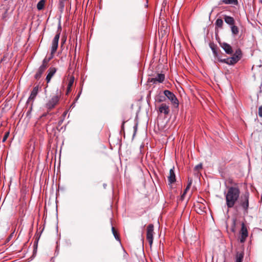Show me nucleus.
Listing matches in <instances>:
<instances>
[{
    "label": "nucleus",
    "mask_w": 262,
    "mask_h": 262,
    "mask_svg": "<svg viewBox=\"0 0 262 262\" xmlns=\"http://www.w3.org/2000/svg\"><path fill=\"white\" fill-rule=\"evenodd\" d=\"M242 52L240 49L236 50L232 57L226 59H219V61L226 63L229 65H234L242 57Z\"/></svg>",
    "instance_id": "obj_4"
},
{
    "label": "nucleus",
    "mask_w": 262,
    "mask_h": 262,
    "mask_svg": "<svg viewBox=\"0 0 262 262\" xmlns=\"http://www.w3.org/2000/svg\"><path fill=\"white\" fill-rule=\"evenodd\" d=\"M71 89H69V87L68 86L67 87V94L69 93L71 91Z\"/></svg>",
    "instance_id": "obj_33"
},
{
    "label": "nucleus",
    "mask_w": 262,
    "mask_h": 262,
    "mask_svg": "<svg viewBox=\"0 0 262 262\" xmlns=\"http://www.w3.org/2000/svg\"><path fill=\"white\" fill-rule=\"evenodd\" d=\"M222 3H224L225 4H227V5H237V4H238L237 0H222Z\"/></svg>",
    "instance_id": "obj_18"
},
{
    "label": "nucleus",
    "mask_w": 262,
    "mask_h": 262,
    "mask_svg": "<svg viewBox=\"0 0 262 262\" xmlns=\"http://www.w3.org/2000/svg\"><path fill=\"white\" fill-rule=\"evenodd\" d=\"M233 223H234V226H235V220H234Z\"/></svg>",
    "instance_id": "obj_34"
},
{
    "label": "nucleus",
    "mask_w": 262,
    "mask_h": 262,
    "mask_svg": "<svg viewBox=\"0 0 262 262\" xmlns=\"http://www.w3.org/2000/svg\"><path fill=\"white\" fill-rule=\"evenodd\" d=\"M258 114L260 117H262V105L259 107Z\"/></svg>",
    "instance_id": "obj_29"
},
{
    "label": "nucleus",
    "mask_w": 262,
    "mask_h": 262,
    "mask_svg": "<svg viewBox=\"0 0 262 262\" xmlns=\"http://www.w3.org/2000/svg\"><path fill=\"white\" fill-rule=\"evenodd\" d=\"M165 98L164 97H161L160 98L159 100V102H162V101H165Z\"/></svg>",
    "instance_id": "obj_32"
},
{
    "label": "nucleus",
    "mask_w": 262,
    "mask_h": 262,
    "mask_svg": "<svg viewBox=\"0 0 262 262\" xmlns=\"http://www.w3.org/2000/svg\"><path fill=\"white\" fill-rule=\"evenodd\" d=\"M48 67V66L42 62L35 75V78L36 79H39Z\"/></svg>",
    "instance_id": "obj_10"
},
{
    "label": "nucleus",
    "mask_w": 262,
    "mask_h": 262,
    "mask_svg": "<svg viewBox=\"0 0 262 262\" xmlns=\"http://www.w3.org/2000/svg\"><path fill=\"white\" fill-rule=\"evenodd\" d=\"M165 80V75L163 74H158L155 78L150 79V81L154 84L158 83H162Z\"/></svg>",
    "instance_id": "obj_12"
},
{
    "label": "nucleus",
    "mask_w": 262,
    "mask_h": 262,
    "mask_svg": "<svg viewBox=\"0 0 262 262\" xmlns=\"http://www.w3.org/2000/svg\"><path fill=\"white\" fill-rule=\"evenodd\" d=\"M174 167L171 168L169 170L168 176H167L168 184H172L176 181V174L174 171Z\"/></svg>",
    "instance_id": "obj_13"
},
{
    "label": "nucleus",
    "mask_w": 262,
    "mask_h": 262,
    "mask_svg": "<svg viewBox=\"0 0 262 262\" xmlns=\"http://www.w3.org/2000/svg\"><path fill=\"white\" fill-rule=\"evenodd\" d=\"M60 99V95L58 94L53 95L51 99L46 103V107L49 110L53 108L58 103Z\"/></svg>",
    "instance_id": "obj_7"
},
{
    "label": "nucleus",
    "mask_w": 262,
    "mask_h": 262,
    "mask_svg": "<svg viewBox=\"0 0 262 262\" xmlns=\"http://www.w3.org/2000/svg\"><path fill=\"white\" fill-rule=\"evenodd\" d=\"M249 192H246L244 195H242L239 199V205L243 208L244 211L246 212H248L249 208Z\"/></svg>",
    "instance_id": "obj_5"
},
{
    "label": "nucleus",
    "mask_w": 262,
    "mask_h": 262,
    "mask_svg": "<svg viewBox=\"0 0 262 262\" xmlns=\"http://www.w3.org/2000/svg\"><path fill=\"white\" fill-rule=\"evenodd\" d=\"M56 69L54 67H50L48 71V74L47 75L46 80L47 83L50 82L51 78L56 72Z\"/></svg>",
    "instance_id": "obj_14"
},
{
    "label": "nucleus",
    "mask_w": 262,
    "mask_h": 262,
    "mask_svg": "<svg viewBox=\"0 0 262 262\" xmlns=\"http://www.w3.org/2000/svg\"><path fill=\"white\" fill-rule=\"evenodd\" d=\"M216 25L220 28H222L223 25V21L222 19L218 18L215 21Z\"/></svg>",
    "instance_id": "obj_23"
},
{
    "label": "nucleus",
    "mask_w": 262,
    "mask_h": 262,
    "mask_svg": "<svg viewBox=\"0 0 262 262\" xmlns=\"http://www.w3.org/2000/svg\"><path fill=\"white\" fill-rule=\"evenodd\" d=\"M189 189H190V187L187 186L186 188L185 189L184 192L183 193V194L181 195V198L182 199H184L185 194L187 193V191L189 190Z\"/></svg>",
    "instance_id": "obj_27"
},
{
    "label": "nucleus",
    "mask_w": 262,
    "mask_h": 262,
    "mask_svg": "<svg viewBox=\"0 0 262 262\" xmlns=\"http://www.w3.org/2000/svg\"><path fill=\"white\" fill-rule=\"evenodd\" d=\"M154 225L149 224L148 225L146 230V239L148 241L150 247L152 246L154 238Z\"/></svg>",
    "instance_id": "obj_8"
},
{
    "label": "nucleus",
    "mask_w": 262,
    "mask_h": 262,
    "mask_svg": "<svg viewBox=\"0 0 262 262\" xmlns=\"http://www.w3.org/2000/svg\"><path fill=\"white\" fill-rule=\"evenodd\" d=\"M74 77H71L69 81L68 86L69 89H71V87L72 86L73 83H74Z\"/></svg>",
    "instance_id": "obj_25"
},
{
    "label": "nucleus",
    "mask_w": 262,
    "mask_h": 262,
    "mask_svg": "<svg viewBox=\"0 0 262 262\" xmlns=\"http://www.w3.org/2000/svg\"><path fill=\"white\" fill-rule=\"evenodd\" d=\"M9 132H7V133L5 134V135H4V136L3 138V140H2V141H3V142H5V141H6V140L7 139V138H8V136H9Z\"/></svg>",
    "instance_id": "obj_28"
},
{
    "label": "nucleus",
    "mask_w": 262,
    "mask_h": 262,
    "mask_svg": "<svg viewBox=\"0 0 262 262\" xmlns=\"http://www.w3.org/2000/svg\"><path fill=\"white\" fill-rule=\"evenodd\" d=\"M231 30L232 33L233 35H237V34H238V33L239 32V30H238V27L237 26H235L234 25L231 26Z\"/></svg>",
    "instance_id": "obj_21"
},
{
    "label": "nucleus",
    "mask_w": 262,
    "mask_h": 262,
    "mask_svg": "<svg viewBox=\"0 0 262 262\" xmlns=\"http://www.w3.org/2000/svg\"><path fill=\"white\" fill-rule=\"evenodd\" d=\"M240 242L244 243L248 235V230L244 223H242V228L240 231Z\"/></svg>",
    "instance_id": "obj_9"
},
{
    "label": "nucleus",
    "mask_w": 262,
    "mask_h": 262,
    "mask_svg": "<svg viewBox=\"0 0 262 262\" xmlns=\"http://www.w3.org/2000/svg\"><path fill=\"white\" fill-rule=\"evenodd\" d=\"M45 4V0H40L37 4V8L38 10H42Z\"/></svg>",
    "instance_id": "obj_20"
},
{
    "label": "nucleus",
    "mask_w": 262,
    "mask_h": 262,
    "mask_svg": "<svg viewBox=\"0 0 262 262\" xmlns=\"http://www.w3.org/2000/svg\"><path fill=\"white\" fill-rule=\"evenodd\" d=\"M240 189L238 186H229L227 188V190L224 192L226 200V205L228 208H232L234 207L240 196Z\"/></svg>",
    "instance_id": "obj_1"
},
{
    "label": "nucleus",
    "mask_w": 262,
    "mask_h": 262,
    "mask_svg": "<svg viewBox=\"0 0 262 262\" xmlns=\"http://www.w3.org/2000/svg\"><path fill=\"white\" fill-rule=\"evenodd\" d=\"M38 91V86H35L30 94V97L28 98V102L30 101H33L36 97V96L37 95Z\"/></svg>",
    "instance_id": "obj_16"
},
{
    "label": "nucleus",
    "mask_w": 262,
    "mask_h": 262,
    "mask_svg": "<svg viewBox=\"0 0 262 262\" xmlns=\"http://www.w3.org/2000/svg\"><path fill=\"white\" fill-rule=\"evenodd\" d=\"M210 47H211V50L212 51V52H213V54L214 56L219 60V59H221V58H220V57H219V56L218 55L216 49V47L214 45L213 46H211Z\"/></svg>",
    "instance_id": "obj_22"
},
{
    "label": "nucleus",
    "mask_w": 262,
    "mask_h": 262,
    "mask_svg": "<svg viewBox=\"0 0 262 262\" xmlns=\"http://www.w3.org/2000/svg\"><path fill=\"white\" fill-rule=\"evenodd\" d=\"M244 254L241 252H237L235 257V262H242Z\"/></svg>",
    "instance_id": "obj_19"
},
{
    "label": "nucleus",
    "mask_w": 262,
    "mask_h": 262,
    "mask_svg": "<svg viewBox=\"0 0 262 262\" xmlns=\"http://www.w3.org/2000/svg\"><path fill=\"white\" fill-rule=\"evenodd\" d=\"M202 164L201 163L198 164L194 167V170L199 171L202 168Z\"/></svg>",
    "instance_id": "obj_26"
},
{
    "label": "nucleus",
    "mask_w": 262,
    "mask_h": 262,
    "mask_svg": "<svg viewBox=\"0 0 262 262\" xmlns=\"http://www.w3.org/2000/svg\"><path fill=\"white\" fill-rule=\"evenodd\" d=\"M61 29V26L60 25H59L58 28V30L57 31L56 34L54 37L52 42L51 55L49 57H45L42 61V62L46 64L47 66H48V63L50 61V60L54 57V55L55 53L56 52L57 49L58 48V41L60 37Z\"/></svg>",
    "instance_id": "obj_2"
},
{
    "label": "nucleus",
    "mask_w": 262,
    "mask_h": 262,
    "mask_svg": "<svg viewBox=\"0 0 262 262\" xmlns=\"http://www.w3.org/2000/svg\"><path fill=\"white\" fill-rule=\"evenodd\" d=\"M192 183V179L191 178H188L187 186L190 187Z\"/></svg>",
    "instance_id": "obj_30"
},
{
    "label": "nucleus",
    "mask_w": 262,
    "mask_h": 262,
    "mask_svg": "<svg viewBox=\"0 0 262 262\" xmlns=\"http://www.w3.org/2000/svg\"><path fill=\"white\" fill-rule=\"evenodd\" d=\"M163 93L174 106L177 107L179 106V101L176 95L172 92L169 90H165Z\"/></svg>",
    "instance_id": "obj_6"
},
{
    "label": "nucleus",
    "mask_w": 262,
    "mask_h": 262,
    "mask_svg": "<svg viewBox=\"0 0 262 262\" xmlns=\"http://www.w3.org/2000/svg\"><path fill=\"white\" fill-rule=\"evenodd\" d=\"M224 20L226 23H227L228 25H230V26H233L234 25L235 20L233 18V17L228 16V15H225L224 16Z\"/></svg>",
    "instance_id": "obj_17"
},
{
    "label": "nucleus",
    "mask_w": 262,
    "mask_h": 262,
    "mask_svg": "<svg viewBox=\"0 0 262 262\" xmlns=\"http://www.w3.org/2000/svg\"><path fill=\"white\" fill-rule=\"evenodd\" d=\"M61 29V26L60 25H59L58 28V30L57 31L56 34L54 37L52 42L51 55L49 57H45L42 61V62L46 64L47 66H48V63L50 61V60L54 57V55L55 53L56 52L57 49L58 48V41L60 37Z\"/></svg>",
    "instance_id": "obj_3"
},
{
    "label": "nucleus",
    "mask_w": 262,
    "mask_h": 262,
    "mask_svg": "<svg viewBox=\"0 0 262 262\" xmlns=\"http://www.w3.org/2000/svg\"><path fill=\"white\" fill-rule=\"evenodd\" d=\"M59 4L60 8L63 9L64 7V3L62 1H60Z\"/></svg>",
    "instance_id": "obj_31"
},
{
    "label": "nucleus",
    "mask_w": 262,
    "mask_h": 262,
    "mask_svg": "<svg viewBox=\"0 0 262 262\" xmlns=\"http://www.w3.org/2000/svg\"><path fill=\"white\" fill-rule=\"evenodd\" d=\"M220 46L226 54L229 55L233 54V51L232 48L229 44L226 42H223L220 43Z\"/></svg>",
    "instance_id": "obj_11"
},
{
    "label": "nucleus",
    "mask_w": 262,
    "mask_h": 262,
    "mask_svg": "<svg viewBox=\"0 0 262 262\" xmlns=\"http://www.w3.org/2000/svg\"><path fill=\"white\" fill-rule=\"evenodd\" d=\"M112 232H113V233L115 237V238L118 241H119V236L116 232V231L115 230V228L114 227H112Z\"/></svg>",
    "instance_id": "obj_24"
},
{
    "label": "nucleus",
    "mask_w": 262,
    "mask_h": 262,
    "mask_svg": "<svg viewBox=\"0 0 262 262\" xmlns=\"http://www.w3.org/2000/svg\"><path fill=\"white\" fill-rule=\"evenodd\" d=\"M159 111L160 113H163L164 115H167L170 111L169 106L165 103H162L159 108Z\"/></svg>",
    "instance_id": "obj_15"
}]
</instances>
